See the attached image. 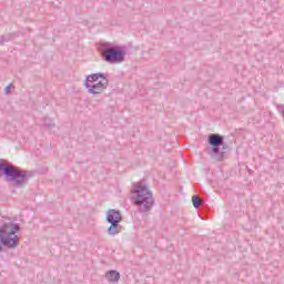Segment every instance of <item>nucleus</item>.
I'll return each instance as SVG.
<instances>
[{
	"label": "nucleus",
	"instance_id": "obj_1",
	"mask_svg": "<svg viewBox=\"0 0 284 284\" xmlns=\"http://www.w3.org/2000/svg\"><path fill=\"white\" fill-rule=\"evenodd\" d=\"M20 234L19 224L0 220V243L4 247H8L9 250L19 247Z\"/></svg>",
	"mask_w": 284,
	"mask_h": 284
},
{
	"label": "nucleus",
	"instance_id": "obj_2",
	"mask_svg": "<svg viewBox=\"0 0 284 284\" xmlns=\"http://www.w3.org/2000/svg\"><path fill=\"white\" fill-rule=\"evenodd\" d=\"M133 203L136 205L139 212H150L152 205H154V197L152 196L151 190L145 185V182L135 184L133 191Z\"/></svg>",
	"mask_w": 284,
	"mask_h": 284
},
{
	"label": "nucleus",
	"instance_id": "obj_3",
	"mask_svg": "<svg viewBox=\"0 0 284 284\" xmlns=\"http://www.w3.org/2000/svg\"><path fill=\"white\" fill-rule=\"evenodd\" d=\"M0 172L6 176L8 183L16 187H23L28 183L29 172L7 163H0Z\"/></svg>",
	"mask_w": 284,
	"mask_h": 284
},
{
	"label": "nucleus",
	"instance_id": "obj_4",
	"mask_svg": "<svg viewBox=\"0 0 284 284\" xmlns=\"http://www.w3.org/2000/svg\"><path fill=\"white\" fill-rule=\"evenodd\" d=\"M109 80L108 73H92L84 80V88L89 94L97 97L103 94L108 90Z\"/></svg>",
	"mask_w": 284,
	"mask_h": 284
},
{
	"label": "nucleus",
	"instance_id": "obj_5",
	"mask_svg": "<svg viewBox=\"0 0 284 284\" xmlns=\"http://www.w3.org/2000/svg\"><path fill=\"white\" fill-rule=\"evenodd\" d=\"M98 49L106 63H123L125 54H128L123 47L112 45L110 42L100 43Z\"/></svg>",
	"mask_w": 284,
	"mask_h": 284
},
{
	"label": "nucleus",
	"instance_id": "obj_6",
	"mask_svg": "<svg viewBox=\"0 0 284 284\" xmlns=\"http://www.w3.org/2000/svg\"><path fill=\"white\" fill-rule=\"evenodd\" d=\"M106 221L108 223H121L123 217H121V213L119 211L111 209L106 213Z\"/></svg>",
	"mask_w": 284,
	"mask_h": 284
},
{
	"label": "nucleus",
	"instance_id": "obj_7",
	"mask_svg": "<svg viewBox=\"0 0 284 284\" xmlns=\"http://www.w3.org/2000/svg\"><path fill=\"white\" fill-rule=\"evenodd\" d=\"M105 278L106 281H109V283H119V281L121 280V273L111 270L105 274Z\"/></svg>",
	"mask_w": 284,
	"mask_h": 284
},
{
	"label": "nucleus",
	"instance_id": "obj_8",
	"mask_svg": "<svg viewBox=\"0 0 284 284\" xmlns=\"http://www.w3.org/2000/svg\"><path fill=\"white\" fill-rule=\"evenodd\" d=\"M209 143L210 145H213V148H220V145H223V136L219 134H211L209 136Z\"/></svg>",
	"mask_w": 284,
	"mask_h": 284
},
{
	"label": "nucleus",
	"instance_id": "obj_9",
	"mask_svg": "<svg viewBox=\"0 0 284 284\" xmlns=\"http://www.w3.org/2000/svg\"><path fill=\"white\" fill-rule=\"evenodd\" d=\"M121 232V225L119 223H111L109 229L106 230V234L109 236H116Z\"/></svg>",
	"mask_w": 284,
	"mask_h": 284
},
{
	"label": "nucleus",
	"instance_id": "obj_10",
	"mask_svg": "<svg viewBox=\"0 0 284 284\" xmlns=\"http://www.w3.org/2000/svg\"><path fill=\"white\" fill-rule=\"evenodd\" d=\"M44 125H45V128H49V130H52V128H54V121H52V119H50V118H45Z\"/></svg>",
	"mask_w": 284,
	"mask_h": 284
},
{
	"label": "nucleus",
	"instance_id": "obj_11",
	"mask_svg": "<svg viewBox=\"0 0 284 284\" xmlns=\"http://www.w3.org/2000/svg\"><path fill=\"white\" fill-rule=\"evenodd\" d=\"M192 202H193V206H194L195 209L201 207V199H199V196L193 195Z\"/></svg>",
	"mask_w": 284,
	"mask_h": 284
},
{
	"label": "nucleus",
	"instance_id": "obj_12",
	"mask_svg": "<svg viewBox=\"0 0 284 284\" xmlns=\"http://www.w3.org/2000/svg\"><path fill=\"white\" fill-rule=\"evenodd\" d=\"M220 150L219 146H213L211 150V156H216L219 154Z\"/></svg>",
	"mask_w": 284,
	"mask_h": 284
},
{
	"label": "nucleus",
	"instance_id": "obj_13",
	"mask_svg": "<svg viewBox=\"0 0 284 284\" xmlns=\"http://www.w3.org/2000/svg\"><path fill=\"white\" fill-rule=\"evenodd\" d=\"M12 88H14V85L12 84L7 85L4 89V94H10V90H12Z\"/></svg>",
	"mask_w": 284,
	"mask_h": 284
},
{
	"label": "nucleus",
	"instance_id": "obj_14",
	"mask_svg": "<svg viewBox=\"0 0 284 284\" xmlns=\"http://www.w3.org/2000/svg\"><path fill=\"white\" fill-rule=\"evenodd\" d=\"M3 251V247L0 245V252H2Z\"/></svg>",
	"mask_w": 284,
	"mask_h": 284
}]
</instances>
